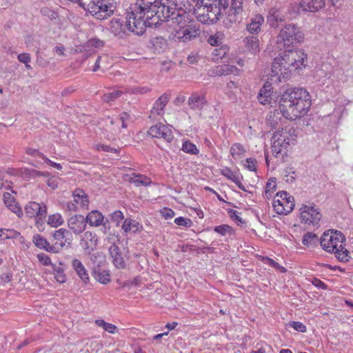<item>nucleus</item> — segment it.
<instances>
[{
  "mask_svg": "<svg viewBox=\"0 0 353 353\" xmlns=\"http://www.w3.org/2000/svg\"><path fill=\"white\" fill-rule=\"evenodd\" d=\"M109 251L111 257L112 258L113 264L115 267L119 269H123L125 267V262L121 252L119 251V248L113 245L110 246Z\"/></svg>",
  "mask_w": 353,
  "mask_h": 353,
  "instance_id": "obj_24",
  "label": "nucleus"
},
{
  "mask_svg": "<svg viewBox=\"0 0 353 353\" xmlns=\"http://www.w3.org/2000/svg\"><path fill=\"white\" fill-rule=\"evenodd\" d=\"M70 230L76 234L83 232L86 228L85 219L83 215L77 214L70 217L68 221Z\"/></svg>",
  "mask_w": 353,
  "mask_h": 353,
  "instance_id": "obj_19",
  "label": "nucleus"
},
{
  "mask_svg": "<svg viewBox=\"0 0 353 353\" xmlns=\"http://www.w3.org/2000/svg\"><path fill=\"white\" fill-rule=\"evenodd\" d=\"M94 323L97 326L102 327L110 334H114L117 331L116 325L112 323H107L103 319H97Z\"/></svg>",
  "mask_w": 353,
  "mask_h": 353,
  "instance_id": "obj_40",
  "label": "nucleus"
},
{
  "mask_svg": "<svg viewBox=\"0 0 353 353\" xmlns=\"http://www.w3.org/2000/svg\"><path fill=\"white\" fill-rule=\"evenodd\" d=\"M264 23V18L261 14H255L246 26V30L250 34H258L261 30V26Z\"/></svg>",
  "mask_w": 353,
  "mask_h": 353,
  "instance_id": "obj_23",
  "label": "nucleus"
},
{
  "mask_svg": "<svg viewBox=\"0 0 353 353\" xmlns=\"http://www.w3.org/2000/svg\"><path fill=\"white\" fill-rule=\"evenodd\" d=\"M307 55L303 50H288V72L292 76L299 75L305 69Z\"/></svg>",
  "mask_w": 353,
  "mask_h": 353,
  "instance_id": "obj_7",
  "label": "nucleus"
},
{
  "mask_svg": "<svg viewBox=\"0 0 353 353\" xmlns=\"http://www.w3.org/2000/svg\"><path fill=\"white\" fill-rule=\"evenodd\" d=\"M318 242V237L315 234L312 232L306 233L303 238L302 243L307 247H312Z\"/></svg>",
  "mask_w": 353,
  "mask_h": 353,
  "instance_id": "obj_42",
  "label": "nucleus"
},
{
  "mask_svg": "<svg viewBox=\"0 0 353 353\" xmlns=\"http://www.w3.org/2000/svg\"><path fill=\"white\" fill-rule=\"evenodd\" d=\"M288 325L292 327L294 330L304 333L306 332V326L299 321H291L288 323Z\"/></svg>",
  "mask_w": 353,
  "mask_h": 353,
  "instance_id": "obj_53",
  "label": "nucleus"
},
{
  "mask_svg": "<svg viewBox=\"0 0 353 353\" xmlns=\"http://www.w3.org/2000/svg\"><path fill=\"white\" fill-rule=\"evenodd\" d=\"M246 150L244 146L239 143H235L230 148V154L234 159H240L245 154Z\"/></svg>",
  "mask_w": 353,
  "mask_h": 353,
  "instance_id": "obj_33",
  "label": "nucleus"
},
{
  "mask_svg": "<svg viewBox=\"0 0 353 353\" xmlns=\"http://www.w3.org/2000/svg\"><path fill=\"white\" fill-rule=\"evenodd\" d=\"M305 35L300 27L296 25L288 26V46L290 43L292 46L303 43Z\"/></svg>",
  "mask_w": 353,
  "mask_h": 353,
  "instance_id": "obj_18",
  "label": "nucleus"
},
{
  "mask_svg": "<svg viewBox=\"0 0 353 353\" xmlns=\"http://www.w3.org/2000/svg\"><path fill=\"white\" fill-rule=\"evenodd\" d=\"M288 119L295 120L305 115L311 106L309 93L301 88L288 92Z\"/></svg>",
  "mask_w": 353,
  "mask_h": 353,
  "instance_id": "obj_4",
  "label": "nucleus"
},
{
  "mask_svg": "<svg viewBox=\"0 0 353 353\" xmlns=\"http://www.w3.org/2000/svg\"><path fill=\"white\" fill-rule=\"evenodd\" d=\"M325 5L323 0H301L298 4L292 6V12L299 14L301 12H314L319 11Z\"/></svg>",
  "mask_w": 353,
  "mask_h": 353,
  "instance_id": "obj_12",
  "label": "nucleus"
},
{
  "mask_svg": "<svg viewBox=\"0 0 353 353\" xmlns=\"http://www.w3.org/2000/svg\"><path fill=\"white\" fill-rule=\"evenodd\" d=\"M80 6L93 17L99 20L110 17L116 9L114 0H93L86 8L81 3Z\"/></svg>",
  "mask_w": 353,
  "mask_h": 353,
  "instance_id": "obj_6",
  "label": "nucleus"
},
{
  "mask_svg": "<svg viewBox=\"0 0 353 353\" xmlns=\"http://www.w3.org/2000/svg\"><path fill=\"white\" fill-rule=\"evenodd\" d=\"M128 181L130 183H133L137 187L143 186L147 187L152 184V180L146 175L141 174L132 173L129 176Z\"/></svg>",
  "mask_w": 353,
  "mask_h": 353,
  "instance_id": "obj_25",
  "label": "nucleus"
},
{
  "mask_svg": "<svg viewBox=\"0 0 353 353\" xmlns=\"http://www.w3.org/2000/svg\"><path fill=\"white\" fill-rule=\"evenodd\" d=\"M37 258L39 262L42 265H44V266L52 265H52H53L51 262V259H50V256L48 255H47L46 254H44V253L38 254L37 255Z\"/></svg>",
  "mask_w": 353,
  "mask_h": 353,
  "instance_id": "obj_50",
  "label": "nucleus"
},
{
  "mask_svg": "<svg viewBox=\"0 0 353 353\" xmlns=\"http://www.w3.org/2000/svg\"><path fill=\"white\" fill-rule=\"evenodd\" d=\"M299 132H300V129L299 128L294 129L293 128H292L288 131V134H289V136H288V145H290V144L294 145L296 143V138L298 137V135L299 134Z\"/></svg>",
  "mask_w": 353,
  "mask_h": 353,
  "instance_id": "obj_49",
  "label": "nucleus"
},
{
  "mask_svg": "<svg viewBox=\"0 0 353 353\" xmlns=\"http://www.w3.org/2000/svg\"><path fill=\"white\" fill-rule=\"evenodd\" d=\"M287 40V31L282 29L277 37L276 48L280 52L278 57H276L272 63V72L273 77H276L279 82L282 79H285V75L287 73V61L286 57V41Z\"/></svg>",
  "mask_w": 353,
  "mask_h": 353,
  "instance_id": "obj_5",
  "label": "nucleus"
},
{
  "mask_svg": "<svg viewBox=\"0 0 353 353\" xmlns=\"http://www.w3.org/2000/svg\"><path fill=\"white\" fill-rule=\"evenodd\" d=\"M272 87L270 83L266 82L263 88L260 90L259 94L260 96H268L271 97Z\"/></svg>",
  "mask_w": 353,
  "mask_h": 353,
  "instance_id": "obj_57",
  "label": "nucleus"
},
{
  "mask_svg": "<svg viewBox=\"0 0 353 353\" xmlns=\"http://www.w3.org/2000/svg\"><path fill=\"white\" fill-rule=\"evenodd\" d=\"M148 134L152 137L162 139L166 142L170 143L174 139L172 130L168 125L162 123H157L151 126Z\"/></svg>",
  "mask_w": 353,
  "mask_h": 353,
  "instance_id": "obj_14",
  "label": "nucleus"
},
{
  "mask_svg": "<svg viewBox=\"0 0 353 353\" xmlns=\"http://www.w3.org/2000/svg\"><path fill=\"white\" fill-rule=\"evenodd\" d=\"M52 273L55 280L62 284L66 282L67 277L64 272V269L61 265H52Z\"/></svg>",
  "mask_w": 353,
  "mask_h": 353,
  "instance_id": "obj_35",
  "label": "nucleus"
},
{
  "mask_svg": "<svg viewBox=\"0 0 353 353\" xmlns=\"http://www.w3.org/2000/svg\"><path fill=\"white\" fill-rule=\"evenodd\" d=\"M229 214L230 218L234 220L238 225L243 226L245 224V220L239 216L240 213L238 211L231 210L229 211Z\"/></svg>",
  "mask_w": 353,
  "mask_h": 353,
  "instance_id": "obj_47",
  "label": "nucleus"
},
{
  "mask_svg": "<svg viewBox=\"0 0 353 353\" xmlns=\"http://www.w3.org/2000/svg\"><path fill=\"white\" fill-rule=\"evenodd\" d=\"M103 46L104 42L98 38H92L86 42V46L92 50L101 48Z\"/></svg>",
  "mask_w": 353,
  "mask_h": 353,
  "instance_id": "obj_46",
  "label": "nucleus"
},
{
  "mask_svg": "<svg viewBox=\"0 0 353 353\" xmlns=\"http://www.w3.org/2000/svg\"><path fill=\"white\" fill-rule=\"evenodd\" d=\"M172 32L170 39L185 42L192 40L200 34V28L192 16L186 12L178 14L172 19Z\"/></svg>",
  "mask_w": 353,
  "mask_h": 353,
  "instance_id": "obj_2",
  "label": "nucleus"
},
{
  "mask_svg": "<svg viewBox=\"0 0 353 353\" xmlns=\"http://www.w3.org/2000/svg\"><path fill=\"white\" fill-rule=\"evenodd\" d=\"M98 280L100 283L106 284L110 281V275L107 272L103 271L99 274Z\"/></svg>",
  "mask_w": 353,
  "mask_h": 353,
  "instance_id": "obj_61",
  "label": "nucleus"
},
{
  "mask_svg": "<svg viewBox=\"0 0 353 353\" xmlns=\"http://www.w3.org/2000/svg\"><path fill=\"white\" fill-rule=\"evenodd\" d=\"M123 92L121 90H113L103 94V101L106 103H110L121 97Z\"/></svg>",
  "mask_w": 353,
  "mask_h": 353,
  "instance_id": "obj_45",
  "label": "nucleus"
},
{
  "mask_svg": "<svg viewBox=\"0 0 353 353\" xmlns=\"http://www.w3.org/2000/svg\"><path fill=\"white\" fill-rule=\"evenodd\" d=\"M206 103V100L204 96L197 94H192L188 99V105L192 110H200L203 109Z\"/></svg>",
  "mask_w": 353,
  "mask_h": 353,
  "instance_id": "obj_29",
  "label": "nucleus"
},
{
  "mask_svg": "<svg viewBox=\"0 0 353 353\" xmlns=\"http://www.w3.org/2000/svg\"><path fill=\"white\" fill-rule=\"evenodd\" d=\"M231 7L235 14H239L243 10V0H232Z\"/></svg>",
  "mask_w": 353,
  "mask_h": 353,
  "instance_id": "obj_55",
  "label": "nucleus"
},
{
  "mask_svg": "<svg viewBox=\"0 0 353 353\" xmlns=\"http://www.w3.org/2000/svg\"><path fill=\"white\" fill-rule=\"evenodd\" d=\"M130 120V114L126 112H122L118 118H117L114 121H111L110 123L112 125H116L118 129V131H121V128L119 125L121 124V128H126L128 127V122Z\"/></svg>",
  "mask_w": 353,
  "mask_h": 353,
  "instance_id": "obj_34",
  "label": "nucleus"
},
{
  "mask_svg": "<svg viewBox=\"0 0 353 353\" xmlns=\"http://www.w3.org/2000/svg\"><path fill=\"white\" fill-rule=\"evenodd\" d=\"M243 165L249 171H252V172L256 171V161L254 158L246 159Z\"/></svg>",
  "mask_w": 353,
  "mask_h": 353,
  "instance_id": "obj_52",
  "label": "nucleus"
},
{
  "mask_svg": "<svg viewBox=\"0 0 353 353\" xmlns=\"http://www.w3.org/2000/svg\"><path fill=\"white\" fill-rule=\"evenodd\" d=\"M161 214L165 219H170L172 218L175 213L174 211L168 208H164L161 211Z\"/></svg>",
  "mask_w": 353,
  "mask_h": 353,
  "instance_id": "obj_60",
  "label": "nucleus"
},
{
  "mask_svg": "<svg viewBox=\"0 0 353 353\" xmlns=\"http://www.w3.org/2000/svg\"><path fill=\"white\" fill-rule=\"evenodd\" d=\"M174 223L179 226H183L185 228H190L193 225L190 219L184 218L183 216L176 218L174 219Z\"/></svg>",
  "mask_w": 353,
  "mask_h": 353,
  "instance_id": "obj_48",
  "label": "nucleus"
},
{
  "mask_svg": "<svg viewBox=\"0 0 353 353\" xmlns=\"http://www.w3.org/2000/svg\"><path fill=\"white\" fill-rule=\"evenodd\" d=\"M85 221L91 226H99L102 224L104 216L98 210H92L89 212L86 216Z\"/></svg>",
  "mask_w": 353,
  "mask_h": 353,
  "instance_id": "obj_30",
  "label": "nucleus"
},
{
  "mask_svg": "<svg viewBox=\"0 0 353 353\" xmlns=\"http://www.w3.org/2000/svg\"><path fill=\"white\" fill-rule=\"evenodd\" d=\"M25 212L29 218H34L36 225L40 228L46 221L47 207L43 203L30 201L25 206Z\"/></svg>",
  "mask_w": 353,
  "mask_h": 353,
  "instance_id": "obj_9",
  "label": "nucleus"
},
{
  "mask_svg": "<svg viewBox=\"0 0 353 353\" xmlns=\"http://www.w3.org/2000/svg\"><path fill=\"white\" fill-rule=\"evenodd\" d=\"M287 136L283 132H276L272 137V152L276 158H280L282 161H285L287 154Z\"/></svg>",
  "mask_w": 353,
  "mask_h": 353,
  "instance_id": "obj_11",
  "label": "nucleus"
},
{
  "mask_svg": "<svg viewBox=\"0 0 353 353\" xmlns=\"http://www.w3.org/2000/svg\"><path fill=\"white\" fill-rule=\"evenodd\" d=\"M344 235L337 230L325 232L321 239V246L328 252L334 253L336 258L341 262H347L351 258L349 251L344 248Z\"/></svg>",
  "mask_w": 353,
  "mask_h": 353,
  "instance_id": "obj_3",
  "label": "nucleus"
},
{
  "mask_svg": "<svg viewBox=\"0 0 353 353\" xmlns=\"http://www.w3.org/2000/svg\"><path fill=\"white\" fill-rule=\"evenodd\" d=\"M122 229L125 232L130 231L137 232L142 229V225L137 221L127 218L123 223Z\"/></svg>",
  "mask_w": 353,
  "mask_h": 353,
  "instance_id": "obj_32",
  "label": "nucleus"
},
{
  "mask_svg": "<svg viewBox=\"0 0 353 353\" xmlns=\"http://www.w3.org/2000/svg\"><path fill=\"white\" fill-rule=\"evenodd\" d=\"M72 197L74 202L70 201L67 204L69 211L75 212L79 208H88L89 204L88 196L82 189H75Z\"/></svg>",
  "mask_w": 353,
  "mask_h": 353,
  "instance_id": "obj_13",
  "label": "nucleus"
},
{
  "mask_svg": "<svg viewBox=\"0 0 353 353\" xmlns=\"http://www.w3.org/2000/svg\"><path fill=\"white\" fill-rule=\"evenodd\" d=\"M47 223L52 228H57L63 224L64 220L61 214L54 213L48 216Z\"/></svg>",
  "mask_w": 353,
  "mask_h": 353,
  "instance_id": "obj_38",
  "label": "nucleus"
},
{
  "mask_svg": "<svg viewBox=\"0 0 353 353\" xmlns=\"http://www.w3.org/2000/svg\"><path fill=\"white\" fill-rule=\"evenodd\" d=\"M60 179L56 176H51L48 179L47 185L52 190L58 188Z\"/></svg>",
  "mask_w": 353,
  "mask_h": 353,
  "instance_id": "obj_59",
  "label": "nucleus"
},
{
  "mask_svg": "<svg viewBox=\"0 0 353 353\" xmlns=\"http://www.w3.org/2000/svg\"><path fill=\"white\" fill-rule=\"evenodd\" d=\"M257 345H259L258 350L256 351H252L251 353H265L268 349H270V347L266 343H261Z\"/></svg>",
  "mask_w": 353,
  "mask_h": 353,
  "instance_id": "obj_64",
  "label": "nucleus"
},
{
  "mask_svg": "<svg viewBox=\"0 0 353 353\" xmlns=\"http://www.w3.org/2000/svg\"><path fill=\"white\" fill-rule=\"evenodd\" d=\"M221 174L229 180L234 182L239 189L246 191L245 187L241 183L242 176L236 172L232 171L230 168H225L221 170Z\"/></svg>",
  "mask_w": 353,
  "mask_h": 353,
  "instance_id": "obj_26",
  "label": "nucleus"
},
{
  "mask_svg": "<svg viewBox=\"0 0 353 353\" xmlns=\"http://www.w3.org/2000/svg\"><path fill=\"white\" fill-rule=\"evenodd\" d=\"M70 234V232L68 230L63 228L59 229L54 232L53 234L54 243L53 245H51V247H54L55 252L65 245L67 243V236Z\"/></svg>",
  "mask_w": 353,
  "mask_h": 353,
  "instance_id": "obj_21",
  "label": "nucleus"
},
{
  "mask_svg": "<svg viewBox=\"0 0 353 353\" xmlns=\"http://www.w3.org/2000/svg\"><path fill=\"white\" fill-rule=\"evenodd\" d=\"M111 221L115 222L118 225L121 221L124 219L123 213L120 210L114 212L110 216Z\"/></svg>",
  "mask_w": 353,
  "mask_h": 353,
  "instance_id": "obj_58",
  "label": "nucleus"
},
{
  "mask_svg": "<svg viewBox=\"0 0 353 353\" xmlns=\"http://www.w3.org/2000/svg\"><path fill=\"white\" fill-rule=\"evenodd\" d=\"M215 72L219 75H239L240 70L234 65H221L216 68Z\"/></svg>",
  "mask_w": 353,
  "mask_h": 353,
  "instance_id": "obj_31",
  "label": "nucleus"
},
{
  "mask_svg": "<svg viewBox=\"0 0 353 353\" xmlns=\"http://www.w3.org/2000/svg\"><path fill=\"white\" fill-rule=\"evenodd\" d=\"M26 153L28 155L32 156V157H38L42 159V155H44L43 153L39 152L38 150L31 148H28L26 149Z\"/></svg>",
  "mask_w": 353,
  "mask_h": 353,
  "instance_id": "obj_63",
  "label": "nucleus"
},
{
  "mask_svg": "<svg viewBox=\"0 0 353 353\" xmlns=\"http://www.w3.org/2000/svg\"><path fill=\"white\" fill-rule=\"evenodd\" d=\"M32 242L39 249L55 252L54 247H51L48 240L41 234H35L32 237Z\"/></svg>",
  "mask_w": 353,
  "mask_h": 353,
  "instance_id": "obj_27",
  "label": "nucleus"
},
{
  "mask_svg": "<svg viewBox=\"0 0 353 353\" xmlns=\"http://www.w3.org/2000/svg\"><path fill=\"white\" fill-rule=\"evenodd\" d=\"M193 2L199 1L200 5L199 6H202L205 8H209L212 10L214 7H216L218 10H225L228 6V0H192Z\"/></svg>",
  "mask_w": 353,
  "mask_h": 353,
  "instance_id": "obj_22",
  "label": "nucleus"
},
{
  "mask_svg": "<svg viewBox=\"0 0 353 353\" xmlns=\"http://www.w3.org/2000/svg\"><path fill=\"white\" fill-rule=\"evenodd\" d=\"M257 258L259 260H261L262 262H263L264 264H267V265L272 267L275 270L280 271L281 272H285V268L281 266L278 263H276L273 259H272L268 256H257Z\"/></svg>",
  "mask_w": 353,
  "mask_h": 353,
  "instance_id": "obj_41",
  "label": "nucleus"
},
{
  "mask_svg": "<svg viewBox=\"0 0 353 353\" xmlns=\"http://www.w3.org/2000/svg\"><path fill=\"white\" fill-rule=\"evenodd\" d=\"M214 231L222 236L225 235H234L235 234V230L234 228L228 225V224H223L218 226L214 227Z\"/></svg>",
  "mask_w": 353,
  "mask_h": 353,
  "instance_id": "obj_39",
  "label": "nucleus"
},
{
  "mask_svg": "<svg viewBox=\"0 0 353 353\" xmlns=\"http://www.w3.org/2000/svg\"><path fill=\"white\" fill-rule=\"evenodd\" d=\"M276 190V179L272 178L268 180L265 185V195L267 199H270L272 194Z\"/></svg>",
  "mask_w": 353,
  "mask_h": 353,
  "instance_id": "obj_44",
  "label": "nucleus"
},
{
  "mask_svg": "<svg viewBox=\"0 0 353 353\" xmlns=\"http://www.w3.org/2000/svg\"><path fill=\"white\" fill-rule=\"evenodd\" d=\"M130 15V12L128 13L126 16V21L125 24H123L122 21H121L119 19H112L110 21V31L115 35L119 37H123L128 34V31L133 32L137 34L135 32L132 31L131 28H130V26H128V17Z\"/></svg>",
  "mask_w": 353,
  "mask_h": 353,
  "instance_id": "obj_15",
  "label": "nucleus"
},
{
  "mask_svg": "<svg viewBox=\"0 0 353 353\" xmlns=\"http://www.w3.org/2000/svg\"><path fill=\"white\" fill-rule=\"evenodd\" d=\"M17 58L20 62L25 65H27V63H29L31 61L30 55L28 53H21L18 55Z\"/></svg>",
  "mask_w": 353,
  "mask_h": 353,
  "instance_id": "obj_62",
  "label": "nucleus"
},
{
  "mask_svg": "<svg viewBox=\"0 0 353 353\" xmlns=\"http://www.w3.org/2000/svg\"><path fill=\"white\" fill-rule=\"evenodd\" d=\"M199 5H200L199 1H196L192 9L190 8V5L188 8L190 12L193 11V14L195 15L199 21L205 24H210L216 22L219 19L221 14V10L214 7L212 10L209 8L199 6Z\"/></svg>",
  "mask_w": 353,
  "mask_h": 353,
  "instance_id": "obj_8",
  "label": "nucleus"
},
{
  "mask_svg": "<svg viewBox=\"0 0 353 353\" xmlns=\"http://www.w3.org/2000/svg\"><path fill=\"white\" fill-rule=\"evenodd\" d=\"M182 150L185 153L191 154H198L199 153V150L197 148L196 145L189 140L183 143Z\"/></svg>",
  "mask_w": 353,
  "mask_h": 353,
  "instance_id": "obj_43",
  "label": "nucleus"
},
{
  "mask_svg": "<svg viewBox=\"0 0 353 353\" xmlns=\"http://www.w3.org/2000/svg\"><path fill=\"white\" fill-rule=\"evenodd\" d=\"M169 101V95L164 93L154 102L152 109L151 110V116H163L164 114V109Z\"/></svg>",
  "mask_w": 353,
  "mask_h": 353,
  "instance_id": "obj_20",
  "label": "nucleus"
},
{
  "mask_svg": "<svg viewBox=\"0 0 353 353\" xmlns=\"http://www.w3.org/2000/svg\"><path fill=\"white\" fill-rule=\"evenodd\" d=\"M97 239L94 233L87 231L83 234V236L81 239L82 243H84L87 248H92L97 243Z\"/></svg>",
  "mask_w": 353,
  "mask_h": 353,
  "instance_id": "obj_36",
  "label": "nucleus"
},
{
  "mask_svg": "<svg viewBox=\"0 0 353 353\" xmlns=\"http://www.w3.org/2000/svg\"><path fill=\"white\" fill-rule=\"evenodd\" d=\"M3 199L6 206L19 218L23 215L22 208L17 203L14 196L10 192H5L3 194Z\"/></svg>",
  "mask_w": 353,
  "mask_h": 353,
  "instance_id": "obj_17",
  "label": "nucleus"
},
{
  "mask_svg": "<svg viewBox=\"0 0 353 353\" xmlns=\"http://www.w3.org/2000/svg\"><path fill=\"white\" fill-rule=\"evenodd\" d=\"M229 51V48L227 46H221L219 48H216L213 51V55L216 57L217 59L224 57Z\"/></svg>",
  "mask_w": 353,
  "mask_h": 353,
  "instance_id": "obj_51",
  "label": "nucleus"
},
{
  "mask_svg": "<svg viewBox=\"0 0 353 353\" xmlns=\"http://www.w3.org/2000/svg\"><path fill=\"white\" fill-rule=\"evenodd\" d=\"M128 17V26L137 35L144 33L146 21L156 17L157 21L170 17V7L162 3L161 0H137Z\"/></svg>",
  "mask_w": 353,
  "mask_h": 353,
  "instance_id": "obj_1",
  "label": "nucleus"
},
{
  "mask_svg": "<svg viewBox=\"0 0 353 353\" xmlns=\"http://www.w3.org/2000/svg\"><path fill=\"white\" fill-rule=\"evenodd\" d=\"M245 46L253 52L259 51V41L256 37L250 36L245 38Z\"/></svg>",
  "mask_w": 353,
  "mask_h": 353,
  "instance_id": "obj_37",
  "label": "nucleus"
},
{
  "mask_svg": "<svg viewBox=\"0 0 353 353\" xmlns=\"http://www.w3.org/2000/svg\"><path fill=\"white\" fill-rule=\"evenodd\" d=\"M287 206V192H278L273 198L272 208L274 211L278 214H287L285 207Z\"/></svg>",
  "mask_w": 353,
  "mask_h": 353,
  "instance_id": "obj_16",
  "label": "nucleus"
},
{
  "mask_svg": "<svg viewBox=\"0 0 353 353\" xmlns=\"http://www.w3.org/2000/svg\"><path fill=\"white\" fill-rule=\"evenodd\" d=\"M72 264L79 277L84 283H88L89 281V274L83 263L78 259H74Z\"/></svg>",
  "mask_w": 353,
  "mask_h": 353,
  "instance_id": "obj_28",
  "label": "nucleus"
},
{
  "mask_svg": "<svg viewBox=\"0 0 353 353\" xmlns=\"http://www.w3.org/2000/svg\"><path fill=\"white\" fill-rule=\"evenodd\" d=\"M300 219L301 223L310 227H319L321 219V214L319 209L315 208L314 205L308 206L303 205L300 208Z\"/></svg>",
  "mask_w": 353,
  "mask_h": 353,
  "instance_id": "obj_10",
  "label": "nucleus"
},
{
  "mask_svg": "<svg viewBox=\"0 0 353 353\" xmlns=\"http://www.w3.org/2000/svg\"><path fill=\"white\" fill-rule=\"evenodd\" d=\"M95 148L97 151H104L110 153H118L119 152L118 149L105 144H97L96 145Z\"/></svg>",
  "mask_w": 353,
  "mask_h": 353,
  "instance_id": "obj_54",
  "label": "nucleus"
},
{
  "mask_svg": "<svg viewBox=\"0 0 353 353\" xmlns=\"http://www.w3.org/2000/svg\"><path fill=\"white\" fill-rule=\"evenodd\" d=\"M219 34L210 35L208 39V42L212 46H219L221 44L222 41Z\"/></svg>",
  "mask_w": 353,
  "mask_h": 353,
  "instance_id": "obj_56",
  "label": "nucleus"
}]
</instances>
